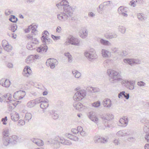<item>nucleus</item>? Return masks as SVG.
<instances>
[{
  "instance_id": "1",
  "label": "nucleus",
  "mask_w": 149,
  "mask_h": 149,
  "mask_svg": "<svg viewBox=\"0 0 149 149\" xmlns=\"http://www.w3.org/2000/svg\"><path fill=\"white\" fill-rule=\"evenodd\" d=\"M64 6V11L57 15L58 19L61 21L67 19L71 17L72 14V7L69 5V3L66 0H63L61 1Z\"/></svg>"
},
{
  "instance_id": "2",
  "label": "nucleus",
  "mask_w": 149,
  "mask_h": 149,
  "mask_svg": "<svg viewBox=\"0 0 149 149\" xmlns=\"http://www.w3.org/2000/svg\"><path fill=\"white\" fill-rule=\"evenodd\" d=\"M107 74L109 76V80L110 82L115 83L122 80L120 73L111 69L107 71Z\"/></svg>"
},
{
  "instance_id": "3",
  "label": "nucleus",
  "mask_w": 149,
  "mask_h": 149,
  "mask_svg": "<svg viewBox=\"0 0 149 149\" xmlns=\"http://www.w3.org/2000/svg\"><path fill=\"white\" fill-rule=\"evenodd\" d=\"M48 142L52 144L55 148H57L60 146V143L63 144L70 146L72 144V143L69 140L65 139L62 137H57L53 139H50Z\"/></svg>"
},
{
  "instance_id": "4",
  "label": "nucleus",
  "mask_w": 149,
  "mask_h": 149,
  "mask_svg": "<svg viewBox=\"0 0 149 149\" xmlns=\"http://www.w3.org/2000/svg\"><path fill=\"white\" fill-rule=\"evenodd\" d=\"M86 91L84 90H81L75 93L73 97V98L75 101H80L86 96Z\"/></svg>"
},
{
  "instance_id": "5",
  "label": "nucleus",
  "mask_w": 149,
  "mask_h": 149,
  "mask_svg": "<svg viewBox=\"0 0 149 149\" xmlns=\"http://www.w3.org/2000/svg\"><path fill=\"white\" fill-rule=\"evenodd\" d=\"M101 118L104 124V126L106 127H111L110 125L108 124V122L113 118V116L112 114L107 113L102 116Z\"/></svg>"
},
{
  "instance_id": "6",
  "label": "nucleus",
  "mask_w": 149,
  "mask_h": 149,
  "mask_svg": "<svg viewBox=\"0 0 149 149\" xmlns=\"http://www.w3.org/2000/svg\"><path fill=\"white\" fill-rule=\"evenodd\" d=\"M3 142L4 145L7 146L9 143V130L8 129H5L3 132Z\"/></svg>"
},
{
  "instance_id": "7",
  "label": "nucleus",
  "mask_w": 149,
  "mask_h": 149,
  "mask_svg": "<svg viewBox=\"0 0 149 149\" xmlns=\"http://www.w3.org/2000/svg\"><path fill=\"white\" fill-rule=\"evenodd\" d=\"M68 42L72 45L77 46H80L81 45L80 40L79 39L75 38L72 36L69 39Z\"/></svg>"
},
{
  "instance_id": "8",
  "label": "nucleus",
  "mask_w": 149,
  "mask_h": 149,
  "mask_svg": "<svg viewBox=\"0 0 149 149\" xmlns=\"http://www.w3.org/2000/svg\"><path fill=\"white\" fill-rule=\"evenodd\" d=\"M58 63V61L56 59L52 58L48 59L46 62V65L50 66L52 69H54Z\"/></svg>"
},
{
  "instance_id": "9",
  "label": "nucleus",
  "mask_w": 149,
  "mask_h": 149,
  "mask_svg": "<svg viewBox=\"0 0 149 149\" xmlns=\"http://www.w3.org/2000/svg\"><path fill=\"white\" fill-rule=\"evenodd\" d=\"M123 61L125 63H127L131 66L134 64H139L141 63V61L138 59L133 58H126L123 60Z\"/></svg>"
},
{
  "instance_id": "10",
  "label": "nucleus",
  "mask_w": 149,
  "mask_h": 149,
  "mask_svg": "<svg viewBox=\"0 0 149 149\" xmlns=\"http://www.w3.org/2000/svg\"><path fill=\"white\" fill-rule=\"evenodd\" d=\"M84 54L85 56L90 61L96 58L97 57L96 54L93 52L86 51L84 52Z\"/></svg>"
},
{
  "instance_id": "11",
  "label": "nucleus",
  "mask_w": 149,
  "mask_h": 149,
  "mask_svg": "<svg viewBox=\"0 0 149 149\" xmlns=\"http://www.w3.org/2000/svg\"><path fill=\"white\" fill-rule=\"evenodd\" d=\"M122 83L127 88H129L130 90H132L134 89V83L131 81L125 80L122 82Z\"/></svg>"
},
{
  "instance_id": "12",
  "label": "nucleus",
  "mask_w": 149,
  "mask_h": 149,
  "mask_svg": "<svg viewBox=\"0 0 149 149\" xmlns=\"http://www.w3.org/2000/svg\"><path fill=\"white\" fill-rule=\"evenodd\" d=\"M21 138L18 137L16 135H12L10 138V143L12 145L17 144L18 142H20Z\"/></svg>"
},
{
  "instance_id": "13",
  "label": "nucleus",
  "mask_w": 149,
  "mask_h": 149,
  "mask_svg": "<svg viewBox=\"0 0 149 149\" xmlns=\"http://www.w3.org/2000/svg\"><path fill=\"white\" fill-rule=\"evenodd\" d=\"M32 73V71L30 68L26 66L23 70L22 74L25 77H28Z\"/></svg>"
},
{
  "instance_id": "14",
  "label": "nucleus",
  "mask_w": 149,
  "mask_h": 149,
  "mask_svg": "<svg viewBox=\"0 0 149 149\" xmlns=\"http://www.w3.org/2000/svg\"><path fill=\"white\" fill-rule=\"evenodd\" d=\"M141 121L144 124L143 128L144 132H148L149 131V121L145 118H143Z\"/></svg>"
},
{
  "instance_id": "15",
  "label": "nucleus",
  "mask_w": 149,
  "mask_h": 149,
  "mask_svg": "<svg viewBox=\"0 0 149 149\" xmlns=\"http://www.w3.org/2000/svg\"><path fill=\"white\" fill-rule=\"evenodd\" d=\"M88 117L92 121L96 123H98L99 119L98 118L95 116L94 113L92 112H90L89 113Z\"/></svg>"
},
{
  "instance_id": "16",
  "label": "nucleus",
  "mask_w": 149,
  "mask_h": 149,
  "mask_svg": "<svg viewBox=\"0 0 149 149\" xmlns=\"http://www.w3.org/2000/svg\"><path fill=\"white\" fill-rule=\"evenodd\" d=\"M73 105L76 109L79 111H83L84 109V107L80 102H75L73 103Z\"/></svg>"
},
{
  "instance_id": "17",
  "label": "nucleus",
  "mask_w": 149,
  "mask_h": 149,
  "mask_svg": "<svg viewBox=\"0 0 149 149\" xmlns=\"http://www.w3.org/2000/svg\"><path fill=\"white\" fill-rule=\"evenodd\" d=\"M88 34V29L85 28L82 29L80 32V36L82 38L84 39L86 38Z\"/></svg>"
},
{
  "instance_id": "18",
  "label": "nucleus",
  "mask_w": 149,
  "mask_h": 149,
  "mask_svg": "<svg viewBox=\"0 0 149 149\" xmlns=\"http://www.w3.org/2000/svg\"><path fill=\"white\" fill-rule=\"evenodd\" d=\"M2 45L4 50L7 52L9 51V44L7 41L3 40L2 41Z\"/></svg>"
},
{
  "instance_id": "19",
  "label": "nucleus",
  "mask_w": 149,
  "mask_h": 149,
  "mask_svg": "<svg viewBox=\"0 0 149 149\" xmlns=\"http://www.w3.org/2000/svg\"><path fill=\"white\" fill-rule=\"evenodd\" d=\"M94 141L95 143H105L107 142V140L104 138L100 137L98 138L97 136H95L94 138Z\"/></svg>"
},
{
  "instance_id": "20",
  "label": "nucleus",
  "mask_w": 149,
  "mask_h": 149,
  "mask_svg": "<svg viewBox=\"0 0 149 149\" xmlns=\"http://www.w3.org/2000/svg\"><path fill=\"white\" fill-rule=\"evenodd\" d=\"M41 39L42 42L46 45L49 44L52 42L51 39L47 36H45L44 35L42 36Z\"/></svg>"
},
{
  "instance_id": "21",
  "label": "nucleus",
  "mask_w": 149,
  "mask_h": 149,
  "mask_svg": "<svg viewBox=\"0 0 149 149\" xmlns=\"http://www.w3.org/2000/svg\"><path fill=\"white\" fill-rule=\"evenodd\" d=\"M103 104L104 107H110L111 105V101L109 99H105L103 102Z\"/></svg>"
},
{
  "instance_id": "22",
  "label": "nucleus",
  "mask_w": 149,
  "mask_h": 149,
  "mask_svg": "<svg viewBox=\"0 0 149 149\" xmlns=\"http://www.w3.org/2000/svg\"><path fill=\"white\" fill-rule=\"evenodd\" d=\"M65 136L68 138L74 141H77L79 140V138L77 136L73 135L70 133H66L65 134Z\"/></svg>"
},
{
  "instance_id": "23",
  "label": "nucleus",
  "mask_w": 149,
  "mask_h": 149,
  "mask_svg": "<svg viewBox=\"0 0 149 149\" xmlns=\"http://www.w3.org/2000/svg\"><path fill=\"white\" fill-rule=\"evenodd\" d=\"M48 49L47 46L45 45V46H40L38 47L37 49V51L40 53H43L46 52Z\"/></svg>"
},
{
  "instance_id": "24",
  "label": "nucleus",
  "mask_w": 149,
  "mask_h": 149,
  "mask_svg": "<svg viewBox=\"0 0 149 149\" xmlns=\"http://www.w3.org/2000/svg\"><path fill=\"white\" fill-rule=\"evenodd\" d=\"M117 35L114 32L111 33H107L105 34V37L108 39H111L113 38H116Z\"/></svg>"
},
{
  "instance_id": "25",
  "label": "nucleus",
  "mask_w": 149,
  "mask_h": 149,
  "mask_svg": "<svg viewBox=\"0 0 149 149\" xmlns=\"http://www.w3.org/2000/svg\"><path fill=\"white\" fill-rule=\"evenodd\" d=\"M123 97H125L126 99H128L129 98V93H125L124 91L120 92L118 94V97L119 98H120Z\"/></svg>"
},
{
  "instance_id": "26",
  "label": "nucleus",
  "mask_w": 149,
  "mask_h": 149,
  "mask_svg": "<svg viewBox=\"0 0 149 149\" xmlns=\"http://www.w3.org/2000/svg\"><path fill=\"white\" fill-rule=\"evenodd\" d=\"M10 117L11 120L14 121H17L19 118V115L18 113H15L14 114H11Z\"/></svg>"
},
{
  "instance_id": "27",
  "label": "nucleus",
  "mask_w": 149,
  "mask_h": 149,
  "mask_svg": "<svg viewBox=\"0 0 149 149\" xmlns=\"http://www.w3.org/2000/svg\"><path fill=\"white\" fill-rule=\"evenodd\" d=\"M117 135L119 136H124L127 135L128 134L127 132L125 130H120L118 131L116 133Z\"/></svg>"
},
{
  "instance_id": "28",
  "label": "nucleus",
  "mask_w": 149,
  "mask_h": 149,
  "mask_svg": "<svg viewBox=\"0 0 149 149\" xmlns=\"http://www.w3.org/2000/svg\"><path fill=\"white\" fill-rule=\"evenodd\" d=\"M49 104L48 103V100L46 99L45 102H43L40 104V107L42 109H46L48 107Z\"/></svg>"
},
{
  "instance_id": "29",
  "label": "nucleus",
  "mask_w": 149,
  "mask_h": 149,
  "mask_svg": "<svg viewBox=\"0 0 149 149\" xmlns=\"http://www.w3.org/2000/svg\"><path fill=\"white\" fill-rule=\"evenodd\" d=\"M102 56L104 58H107L110 54V52L107 50L102 49L101 51Z\"/></svg>"
},
{
  "instance_id": "30",
  "label": "nucleus",
  "mask_w": 149,
  "mask_h": 149,
  "mask_svg": "<svg viewBox=\"0 0 149 149\" xmlns=\"http://www.w3.org/2000/svg\"><path fill=\"white\" fill-rule=\"evenodd\" d=\"M100 43L102 45L106 46H110L111 43L108 40H105L103 39H101L100 40Z\"/></svg>"
},
{
  "instance_id": "31",
  "label": "nucleus",
  "mask_w": 149,
  "mask_h": 149,
  "mask_svg": "<svg viewBox=\"0 0 149 149\" xmlns=\"http://www.w3.org/2000/svg\"><path fill=\"white\" fill-rule=\"evenodd\" d=\"M21 92V91H17L15 92L13 95V97L16 100H20V93Z\"/></svg>"
},
{
  "instance_id": "32",
  "label": "nucleus",
  "mask_w": 149,
  "mask_h": 149,
  "mask_svg": "<svg viewBox=\"0 0 149 149\" xmlns=\"http://www.w3.org/2000/svg\"><path fill=\"white\" fill-rule=\"evenodd\" d=\"M50 113L52 115V118L53 119H57L58 117V114L55 112L54 110H51L50 111Z\"/></svg>"
},
{
  "instance_id": "33",
  "label": "nucleus",
  "mask_w": 149,
  "mask_h": 149,
  "mask_svg": "<svg viewBox=\"0 0 149 149\" xmlns=\"http://www.w3.org/2000/svg\"><path fill=\"white\" fill-rule=\"evenodd\" d=\"M137 16L138 19L140 21H143L146 19V18L145 17L144 14L143 13H139L137 14Z\"/></svg>"
},
{
  "instance_id": "34",
  "label": "nucleus",
  "mask_w": 149,
  "mask_h": 149,
  "mask_svg": "<svg viewBox=\"0 0 149 149\" xmlns=\"http://www.w3.org/2000/svg\"><path fill=\"white\" fill-rule=\"evenodd\" d=\"M36 103L34 100L29 102L27 104V106L29 108H31L34 107L36 105Z\"/></svg>"
},
{
  "instance_id": "35",
  "label": "nucleus",
  "mask_w": 149,
  "mask_h": 149,
  "mask_svg": "<svg viewBox=\"0 0 149 149\" xmlns=\"http://www.w3.org/2000/svg\"><path fill=\"white\" fill-rule=\"evenodd\" d=\"M10 107L12 108L15 107L17 104L19 103V102H20L18 101L17 102H15L14 101H12V100L10 99Z\"/></svg>"
},
{
  "instance_id": "36",
  "label": "nucleus",
  "mask_w": 149,
  "mask_h": 149,
  "mask_svg": "<svg viewBox=\"0 0 149 149\" xmlns=\"http://www.w3.org/2000/svg\"><path fill=\"white\" fill-rule=\"evenodd\" d=\"M34 60V59L33 58V55H31L26 58V62L27 63H30L32 62Z\"/></svg>"
},
{
  "instance_id": "37",
  "label": "nucleus",
  "mask_w": 149,
  "mask_h": 149,
  "mask_svg": "<svg viewBox=\"0 0 149 149\" xmlns=\"http://www.w3.org/2000/svg\"><path fill=\"white\" fill-rule=\"evenodd\" d=\"M118 13L120 15L124 12H127L126 10L122 6H120L118 8Z\"/></svg>"
},
{
  "instance_id": "38",
  "label": "nucleus",
  "mask_w": 149,
  "mask_h": 149,
  "mask_svg": "<svg viewBox=\"0 0 149 149\" xmlns=\"http://www.w3.org/2000/svg\"><path fill=\"white\" fill-rule=\"evenodd\" d=\"M3 98L4 102H8L9 99V94L8 93L3 95Z\"/></svg>"
},
{
  "instance_id": "39",
  "label": "nucleus",
  "mask_w": 149,
  "mask_h": 149,
  "mask_svg": "<svg viewBox=\"0 0 149 149\" xmlns=\"http://www.w3.org/2000/svg\"><path fill=\"white\" fill-rule=\"evenodd\" d=\"M17 20V18L15 16L11 15L10 16V21L13 23H16Z\"/></svg>"
},
{
  "instance_id": "40",
  "label": "nucleus",
  "mask_w": 149,
  "mask_h": 149,
  "mask_svg": "<svg viewBox=\"0 0 149 149\" xmlns=\"http://www.w3.org/2000/svg\"><path fill=\"white\" fill-rule=\"evenodd\" d=\"M118 31L122 33H124L126 31V29L125 27L119 26L118 28Z\"/></svg>"
},
{
  "instance_id": "41",
  "label": "nucleus",
  "mask_w": 149,
  "mask_h": 149,
  "mask_svg": "<svg viewBox=\"0 0 149 149\" xmlns=\"http://www.w3.org/2000/svg\"><path fill=\"white\" fill-rule=\"evenodd\" d=\"M32 117V116L31 113H27L25 115V118L26 120H30Z\"/></svg>"
},
{
  "instance_id": "42",
  "label": "nucleus",
  "mask_w": 149,
  "mask_h": 149,
  "mask_svg": "<svg viewBox=\"0 0 149 149\" xmlns=\"http://www.w3.org/2000/svg\"><path fill=\"white\" fill-rule=\"evenodd\" d=\"M118 55L121 56H125L127 54V52L126 51L118 52Z\"/></svg>"
},
{
  "instance_id": "43",
  "label": "nucleus",
  "mask_w": 149,
  "mask_h": 149,
  "mask_svg": "<svg viewBox=\"0 0 149 149\" xmlns=\"http://www.w3.org/2000/svg\"><path fill=\"white\" fill-rule=\"evenodd\" d=\"M100 105V101H97L93 102L92 104V105L93 107L97 108L99 107Z\"/></svg>"
},
{
  "instance_id": "44",
  "label": "nucleus",
  "mask_w": 149,
  "mask_h": 149,
  "mask_svg": "<svg viewBox=\"0 0 149 149\" xmlns=\"http://www.w3.org/2000/svg\"><path fill=\"white\" fill-rule=\"evenodd\" d=\"M122 118H123L125 123L124 125H123V126H126L128 123V118L126 116H124Z\"/></svg>"
},
{
  "instance_id": "45",
  "label": "nucleus",
  "mask_w": 149,
  "mask_h": 149,
  "mask_svg": "<svg viewBox=\"0 0 149 149\" xmlns=\"http://www.w3.org/2000/svg\"><path fill=\"white\" fill-rule=\"evenodd\" d=\"M6 88H8L9 87V80L8 79H6L5 82L4 83V86Z\"/></svg>"
},
{
  "instance_id": "46",
  "label": "nucleus",
  "mask_w": 149,
  "mask_h": 149,
  "mask_svg": "<svg viewBox=\"0 0 149 149\" xmlns=\"http://www.w3.org/2000/svg\"><path fill=\"white\" fill-rule=\"evenodd\" d=\"M36 144L38 146H41L43 145L44 143L42 140L38 139L37 141L36 142Z\"/></svg>"
},
{
  "instance_id": "47",
  "label": "nucleus",
  "mask_w": 149,
  "mask_h": 149,
  "mask_svg": "<svg viewBox=\"0 0 149 149\" xmlns=\"http://www.w3.org/2000/svg\"><path fill=\"white\" fill-rule=\"evenodd\" d=\"M37 27V26L36 25H34L33 26H31V33H32L33 34L36 35L34 32L36 31L37 30L36 29V28Z\"/></svg>"
},
{
  "instance_id": "48",
  "label": "nucleus",
  "mask_w": 149,
  "mask_h": 149,
  "mask_svg": "<svg viewBox=\"0 0 149 149\" xmlns=\"http://www.w3.org/2000/svg\"><path fill=\"white\" fill-rule=\"evenodd\" d=\"M113 142L115 145H118L120 144V140L119 139H115L113 141Z\"/></svg>"
},
{
  "instance_id": "49",
  "label": "nucleus",
  "mask_w": 149,
  "mask_h": 149,
  "mask_svg": "<svg viewBox=\"0 0 149 149\" xmlns=\"http://www.w3.org/2000/svg\"><path fill=\"white\" fill-rule=\"evenodd\" d=\"M25 124V121L22 120H20L18 121V125L20 126H22Z\"/></svg>"
},
{
  "instance_id": "50",
  "label": "nucleus",
  "mask_w": 149,
  "mask_h": 149,
  "mask_svg": "<svg viewBox=\"0 0 149 149\" xmlns=\"http://www.w3.org/2000/svg\"><path fill=\"white\" fill-rule=\"evenodd\" d=\"M17 26L16 24H14L11 27V30L13 32H15L17 30Z\"/></svg>"
},
{
  "instance_id": "51",
  "label": "nucleus",
  "mask_w": 149,
  "mask_h": 149,
  "mask_svg": "<svg viewBox=\"0 0 149 149\" xmlns=\"http://www.w3.org/2000/svg\"><path fill=\"white\" fill-rule=\"evenodd\" d=\"M92 93L97 92L100 91V89L97 88L92 87Z\"/></svg>"
},
{
  "instance_id": "52",
  "label": "nucleus",
  "mask_w": 149,
  "mask_h": 149,
  "mask_svg": "<svg viewBox=\"0 0 149 149\" xmlns=\"http://www.w3.org/2000/svg\"><path fill=\"white\" fill-rule=\"evenodd\" d=\"M104 5L103 3L102 4H100L99 6V9H98V12H99V9L100 11H102L103 10L104 8Z\"/></svg>"
},
{
  "instance_id": "53",
  "label": "nucleus",
  "mask_w": 149,
  "mask_h": 149,
  "mask_svg": "<svg viewBox=\"0 0 149 149\" xmlns=\"http://www.w3.org/2000/svg\"><path fill=\"white\" fill-rule=\"evenodd\" d=\"M26 47L27 49L29 50H32L33 49V45L31 44L30 43H28L26 46Z\"/></svg>"
},
{
  "instance_id": "54",
  "label": "nucleus",
  "mask_w": 149,
  "mask_h": 149,
  "mask_svg": "<svg viewBox=\"0 0 149 149\" xmlns=\"http://www.w3.org/2000/svg\"><path fill=\"white\" fill-rule=\"evenodd\" d=\"M137 85L139 86H145L146 83L143 81H140L137 82Z\"/></svg>"
},
{
  "instance_id": "55",
  "label": "nucleus",
  "mask_w": 149,
  "mask_h": 149,
  "mask_svg": "<svg viewBox=\"0 0 149 149\" xmlns=\"http://www.w3.org/2000/svg\"><path fill=\"white\" fill-rule=\"evenodd\" d=\"M111 2V1H108L104 2L103 3L105 7H108L110 6V5Z\"/></svg>"
},
{
  "instance_id": "56",
  "label": "nucleus",
  "mask_w": 149,
  "mask_h": 149,
  "mask_svg": "<svg viewBox=\"0 0 149 149\" xmlns=\"http://www.w3.org/2000/svg\"><path fill=\"white\" fill-rule=\"evenodd\" d=\"M51 37L54 40H57L60 39V36H56L53 35H51Z\"/></svg>"
},
{
  "instance_id": "57",
  "label": "nucleus",
  "mask_w": 149,
  "mask_h": 149,
  "mask_svg": "<svg viewBox=\"0 0 149 149\" xmlns=\"http://www.w3.org/2000/svg\"><path fill=\"white\" fill-rule=\"evenodd\" d=\"M112 50L114 53L116 54H118V52H120V51L118 50V48H113L112 49Z\"/></svg>"
},
{
  "instance_id": "58",
  "label": "nucleus",
  "mask_w": 149,
  "mask_h": 149,
  "mask_svg": "<svg viewBox=\"0 0 149 149\" xmlns=\"http://www.w3.org/2000/svg\"><path fill=\"white\" fill-rule=\"evenodd\" d=\"M119 122L121 124V125H119V126L123 127H125L126 126H123V125H124V124H125V123L122 118H121L119 120Z\"/></svg>"
},
{
  "instance_id": "59",
  "label": "nucleus",
  "mask_w": 149,
  "mask_h": 149,
  "mask_svg": "<svg viewBox=\"0 0 149 149\" xmlns=\"http://www.w3.org/2000/svg\"><path fill=\"white\" fill-rule=\"evenodd\" d=\"M34 100L35 101V103H36V104L39 103H41H41L42 102L41 100L40 97Z\"/></svg>"
},
{
  "instance_id": "60",
  "label": "nucleus",
  "mask_w": 149,
  "mask_h": 149,
  "mask_svg": "<svg viewBox=\"0 0 149 149\" xmlns=\"http://www.w3.org/2000/svg\"><path fill=\"white\" fill-rule=\"evenodd\" d=\"M7 120V117L5 116L4 118H3L1 120V121L3 122V125H6L7 123L6 122Z\"/></svg>"
},
{
  "instance_id": "61",
  "label": "nucleus",
  "mask_w": 149,
  "mask_h": 149,
  "mask_svg": "<svg viewBox=\"0 0 149 149\" xmlns=\"http://www.w3.org/2000/svg\"><path fill=\"white\" fill-rule=\"evenodd\" d=\"M81 73L77 71L75 73V77L76 78H79L81 77Z\"/></svg>"
},
{
  "instance_id": "62",
  "label": "nucleus",
  "mask_w": 149,
  "mask_h": 149,
  "mask_svg": "<svg viewBox=\"0 0 149 149\" xmlns=\"http://www.w3.org/2000/svg\"><path fill=\"white\" fill-rule=\"evenodd\" d=\"M20 93V98L23 99L25 95H26V93L25 91H22Z\"/></svg>"
},
{
  "instance_id": "63",
  "label": "nucleus",
  "mask_w": 149,
  "mask_h": 149,
  "mask_svg": "<svg viewBox=\"0 0 149 149\" xmlns=\"http://www.w3.org/2000/svg\"><path fill=\"white\" fill-rule=\"evenodd\" d=\"M79 131L75 129H72L71 130V132L75 134L79 133Z\"/></svg>"
},
{
  "instance_id": "64",
  "label": "nucleus",
  "mask_w": 149,
  "mask_h": 149,
  "mask_svg": "<svg viewBox=\"0 0 149 149\" xmlns=\"http://www.w3.org/2000/svg\"><path fill=\"white\" fill-rule=\"evenodd\" d=\"M130 5L132 6L133 7H135L136 6V3L134 1L132 0L131 1L130 3Z\"/></svg>"
}]
</instances>
